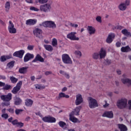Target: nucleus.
Instances as JSON below:
<instances>
[{
  "instance_id": "nucleus-1",
  "label": "nucleus",
  "mask_w": 131,
  "mask_h": 131,
  "mask_svg": "<svg viewBox=\"0 0 131 131\" xmlns=\"http://www.w3.org/2000/svg\"><path fill=\"white\" fill-rule=\"evenodd\" d=\"M82 107L81 106H78L75 108L74 111H72L69 115L70 116V120L73 122L74 123H76V122H80L79 120L77 118L74 117V115H79V112L80 111V109H81Z\"/></svg>"
},
{
  "instance_id": "nucleus-2",
  "label": "nucleus",
  "mask_w": 131,
  "mask_h": 131,
  "mask_svg": "<svg viewBox=\"0 0 131 131\" xmlns=\"http://www.w3.org/2000/svg\"><path fill=\"white\" fill-rule=\"evenodd\" d=\"M39 26L40 27L43 26V27L46 28H52V29H54L57 27L55 22L51 20L45 21L41 24H39Z\"/></svg>"
},
{
  "instance_id": "nucleus-3",
  "label": "nucleus",
  "mask_w": 131,
  "mask_h": 131,
  "mask_svg": "<svg viewBox=\"0 0 131 131\" xmlns=\"http://www.w3.org/2000/svg\"><path fill=\"white\" fill-rule=\"evenodd\" d=\"M127 105V100L126 99H121L117 102V106L119 109H124Z\"/></svg>"
},
{
  "instance_id": "nucleus-4",
  "label": "nucleus",
  "mask_w": 131,
  "mask_h": 131,
  "mask_svg": "<svg viewBox=\"0 0 131 131\" xmlns=\"http://www.w3.org/2000/svg\"><path fill=\"white\" fill-rule=\"evenodd\" d=\"M52 9V6L51 4L47 3L40 6V10L41 12H43L44 13H49L51 12V9Z\"/></svg>"
},
{
  "instance_id": "nucleus-5",
  "label": "nucleus",
  "mask_w": 131,
  "mask_h": 131,
  "mask_svg": "<svg viewBox=\"0 0 131 131\" xmlns=\"http://www.w3.org/2000/svg\"><path fill=\"white\" fill-rule=\"evenodd\" d=\"M62 60L64 64H72V60L69 55L67 54L62 55Z\"/></svg>"
},
{
  "instance_id": "nucleus-6",
  "label": "nucleus",
  "mask_w": 131,
  "mask_h": 131,
  "mask_svg": "<svg viewBox=\"0 0 131 131\" xmlns=\"http://www.w3.org/2000/svg\"><path fill=\"white\" fill-rule=\"evenodd\" d=\"M9 25L8 27V30L9 33H11V34H15V33H17V29L15 28L14 24H13L11 20H9Z\"/></svg>"
},
{
  "instance_id": "nucleus-7",
  "label": "nucleus",
  "mask_w": 131,
  "mask_h": 131,
  "mask_svg": "<svg viewBox=\"0 0 131 131\" xmlns=\"http://www.w3.org/2000/svg\"><path fill=\"white\" fill-rule=\"evenodd\" d=\"M22 86V81H19L15 86L13 88V90L11 91V93L16 95L18 94V92L21 90V87Z\"/></svg>"
},
{
  "instance_id": "nucleus-8",
  "label": "nucleus",
  "mask_w": 131,
  "mask_h": 131,
  "mask_svg": "<svg viewBox=\"0 0 131 131\" xmlns=\"http://www.w3.org/2000/svg\"><path fill=\"white\" fill-rule=\"evenodd\" d=\"M89 107L90 108H96V107H98L99 105H98V102L97 100L92 97H89Z\"/></svg>"
},
{
  "instance_id": "nucleus-9",
  "label": "nucleus",
  "mask_w": 131,
  "mask_h": 131,
  "mask_svg": "<svg viewBox=\"0 0 131 131\" xmlns=\"http://www.w3.org/2000/svg\"><path fill=\"white\" fill-rule=\"evenodd\" d=\"M42 120L44 121V122H48V123H54V122H56V118L51 116L43 117Z\"/></svg>"
},
{
  "instance_id": "nucleus-10",
  "label": "nucleus",
  "mask_w": 131,
  "mask_h": 131,
  "mask_svg": "<svg viewBox=\"0 0 131 131\" xmlns=\"http://www.w3.org/2000/svg\"><path fill=\"white\" fill-rule=\"evenodd\" d=\"M75 34H76V32H72L67 35V37L71 40H79V38L77 37Z\"/></svg>"
},
{
  "instance_id": "nucleus-11",
  "label": "nucleus",
  "mask_w": 131,
  "mask_h": 131,
  "mask_svg": "<svg viewBox=\"0 0 131 131\" xmlns=\"http://www.w3.org/2000/svg\"><path fill=\"white\" fill-rule=\"evenodd\" d=\"M25 53V51L23 50H19L18 51H16L13 54V57H16L17 58H19L20 59H22L23 58V56Z\"/></svg>"
},
{
  "instance_id": "nucleus-12",
  "label": "nucleus",
  "mask_w": 131,
  "mask_h": 131,
  "mask_svg": "<svg viewBox=\"0 0 131 131\" xmlns=\"http://www.w3.org/2000/svg\"><path fill=\"white\" fill-rule=\"evenodd\" d=\"M1 99L5 102H10L12 100V94L9 93L8 95H1Z\"/></svg>"
},
{
  "instance_id": "nucleus-13",
  "label": "nucleus",
  "mask_w": 131,
  "mask_h": 131,
  "mask_svg": "<svg viewBox=\"0 0 131 131\" xmlns=\"http://www.w3.org/2000/svg\"><path fill=\"white\" fill-rule=\"evenodd\" d=\"M33 33L35 36L39 38L40 35L42 34V30L38 28H35L33 31Z\"/></svg>"
},
{
  "instance_id": "nucleus-14",
  "label": "nucleus",
  "mask_w": 131,
  "mask_h": 131,
  "mask_svg": "<svg viewBox=\"0 0 131 131\" xmlns=\"http://www.w3.org/2000/svg\"><path fill=\"white\" fill-rule=\"evenodd\" d=\"M115 38V34L111 33L108 34L107 38H106V42L107 43H111L113 41V39Z\"/></svg>"
},
{
  "instance_id": "nucleus-15",
  "label": "nucleus",
  "mask_w": 131,
  "mask_h": 131,
  "mask_svg": "<svg viewBox=\"0 0 131 131\" xmlns=\"http://www.w3.org/2000/svg\"><path fill=\"white\" fill-rule=\"evenodd\" d=\"M34 58V55L33 54H31L29 53H28L25 55L24 58V61L25 62H28L29 60H30L31 59H33Z\"/></svg>"
},
{
  "instance_id": "nucleus-16",
  "label": "nucleus",
  "mask_w": 131,
  "mask_h": 131,
  "mask_svg": "<svg viewBox=\"0 0 131 131\" xmlns=\"http://www.w3.org/2000/svg\"><path fill=\"white\" fill-rule=\"evenodd\" d=\"M83 101L82 99V96L80 94H78L76 96V100L75 101V104L77 106L78 105H80L81 103Z\"/></svg>"
},
{
  "instance_id": "nucleus-17",
  "label": "nucleus",
  "mask_w": 131,
  "mask_h": 131,
  "mask_svg": "<svg viewBox=\"0 0 131 131\" xmlns=\"http://www.w3.org/2000/svg\"><path fill=\"white\" fill-rule=\"evenodd\" d=\"M113 112H105L102 114V117H107V118H113Z\"/></svg>"
},
{
  "instance_id": "nucleus-18",
  "label": "nucleus",
  "mask_w": 131,
  "mask_h": 131,
  "mask_svg": "<svg viewBox=\"0 0 131 131\" xmlns=\"http://www.w3.org/2000/svg\"><path fill=\"white\" fill-rule=\"evenodd\" d=\"M37 61H39V62H45V59L41 57V56H40V55L37 54L32 62L33 63H35V62H37Z\"/></svg>"
},
{
  "instance_id": "nucleus-19",
  "label": "nucleus",
  "mask_w": 131,
  "mask_h": 131,
  "mask_svg": "<svg viewBox=\"0 0 131 131\" xmlns=\"http://www.w3.org/2000/svg\"><path fill=\"white\" fill-rule=\"evenodd\" d=\"M99 57L100 59H103L106 57V49L103 48H101L99 52Z\"/></svg>"
},
{
  "instance_id": "nucleus-20",
  "label": "nucleus",
  "mask_w": 131,
  "mask_h": 131,
  "mask_svg": "<svg viewBox=\"0 0 131 131\" xmlns=\"http://www.w3.org/2000/svg\"><path fill=\"white\" fill-rule=\"evenodd\" d=\"M28 67H24L20 68L18 70L19 73L20 74H26L28 72Z\"/></svg>"
},
{
  "instance_id": "nucleus-21",
  "label": "nucleus",
  "mask_w": 131,
  "mask_h": 131,
  "mask_svg": "<svg viewBox=\"0 0 131 131\" xmlns=\"http://www.w3.org/2000/svg\"><path fill=\"white\" fill-rule=\"evenodd\" d=\"M87 30L88 31L89 34L91 35H92V34H95L96 32V29H95L93 26H89L87 28Z\"/></svg>"
},
{
  "instance_id": "nucleus-22",
  "label": "nucleus",
  "mask_w": 131,
  "mask_h": 131,
  "mask_svg": "<svg viewBox=\"0 0 131 131\" xmlns=\"http://www.w3.org/2000/svg\"><path fill=\"white\" fill-rule=\"evenodd\" d=\"M56 98L57 100H61V98H66V99H69V95H67L63 92H61L59 94V96H57Z\"/></svg>"
},
{
  "instance_id": "nucleus-23",
  "label": "nucleus",
  "mask_w": 131,
  "mask_h": 131,
  "mask_svg": "<svg viewBox=\"0 0 131 131\" xmlns=\"http://www.w3.org/2000/svg\"><path fill=\"white\" fill-rule=\"evenodd\" d=\"M37 22V20L36 19H28L26 21V24H27V25H35V24H36Z\"/></svg>"
},
{
  "instance_id": "nucleus-24",
  "label": "nucleus",
  "mask_w": 131,
  "mask_h": 131,
  "mask_svg": "<svg viewBox=\"0 0 131 131\" xmlns=\"http://www.w3.org/2000/svg\"><path fill=\"white\" fill-rule=\"evenodd\" d=\"M121 51L123 53H128V52H130L131 49L129 48V46H127L126 47H122L121 48Z\"/></svg>"
},
{
  "instance_id": "nucleus-25",
  "label": "nucleus",
  "mask_w": 131,
  "mask_h": 131,
  "mask_svg": "<svg viewBox=\"0 0 131 131\" xmlns=\"http://www.w3.org/2000/svg\"><path fill=\"white\" fill-rule=\"evenodd\" d=\"M118 126L120 131H127V127L123 124H118Z\"/></svg>"
},
{
  "instance_id": "nucleus-26",
  "label": "nucleus",
  "mask_w": 131,
  "mask_h": 131,
  "mask_svg": "<svg viewBox=\"0 0 131 131\" xmlns=\"http://www.w3.org/2000/svg\"><path fill=\"white\" fill-rule=\"evenodd\" d=\"M25 104L28 107H31L33 104V100L30 99H28L26 100Z\"/></svg>"
},
{
  "instance_id": "nucleus-27",
  "label": "nucleus",
  "mask_w": 131,
  "mask_h": 131,
  "mask_svg": "<svg viewBox=\"0 0 131 131\" xmlns=\"http://www.w3.org/2000/svg\"><path fill=\"white\" fill-rule=\"evenodd\" d=\"M58 125H59L60 127H61V128H63V129H65V128H67V124H66L65 122L62 121L58 122Z\"/></svg>"
},
{
  "instance_id": "nucleus-28",
  "label": "nucleus",
  "mask_w": 131,
  "mask_h": 131,
  "mask_svg": "<svg viewBox=\"0 0 131 131\" xmlns=\"http://www.w3.org/2000/svg\"><path fill=\"white\" fill-rule=\"evenodd\" d=\"M127 8V7H126L124 3H121L118 6V8L120 11H125Z\"/></svg>"
},
{
  "instance_id": "nucleus-29",
  "label": "nucleus",
  "mask_w": 131,
  "mask_h": 131,
  "mask_svg": "<svg viewBox=\"0 0 131 131\" xmlns=\"http://www.w3.org/2000/svg\"><path fill=\"white\" fill-rule=\"evenodd\" d=\"M43 47L46 50V51H48V52H53L54 48H53V47L51 45H44Z\"/></svg>"
},
{
  "instance_id": "nucleus-30",
  "label": "nucleus",
  "mask_w": 131,
  "mask_h": 131,
  "mask_svg": "<svg viewBox=\"0 0 131 131\" xmlns=\"http://www.w3.org/2000/svg\"><path fill=\"white\" fill-rule=\"evenodd\" d=\"M22 103V100L19 97H15L14 99V105H20Z\"/></svg>"
},
{
  "instance_id": "nucleus-31",
  "label": "nucleus",
  "mask_w": 131,
  "mask_h": 131,
  "mask_svg": "<svg viewBox=\"0 0 131 131\" xmlns=\"http://www.w3.org/2000/svg\"><path fill=\"white\" fill-rule=\"evenodd\" d=\"M121 33L124 34V35H125V36H131L130 32H128L127 30L126 29H124L121 31Z\"/></svg>"
},
{
  "instance_id": "nucleus-32",
  "label": "nucleus",
  "mask_w": 131,
  "mask_h": 131,
  "mask_svg": "<svg viewBox=\"0 0 131 131\" xmlns=\"http://www.w3.org/2000/svg\"><path fill=\"white\" fill-rule=\"evenodd\" d=\"M10 80L12 83H17V82L18 81V78L14 76H11L10 77Z\"/></svg>"
},
{
  "instance_id": "nucleus-33",
  "label": "nucleus",
  "mask_w": 131,
  "mask_h": 131,
  "mask_svg": "<svg viewBox=\"0 0 131 131\" xmlns=\"http://www.w3.org/2000/svg\"><path fill=\"white\" fill-rule=\"evenodd\" d=\"M3 86V90H4V91H9V90H11V89H12V86L8 84H5L4 86Z\"/></svg>"
},
{
  "instance_id": "nucleus-34",
  "label": "nucleus",
  "mask_w": 131,
  "mask_h": 131,
  "mask_svg": "<svg viewBox=\"0 0 131 131\" xmlns=\"http://www.w3.org/2000/svg\"><path fill=\"white\" fill-rule=\"evenodd\" d=\"M122 82L125 84L128 83V84H130L131 85V80L129 79H122Z\"/></svg>"
},
{
  "instance_id": "nucleus-35",
  "label": "nucleus",
  "mask_w": 131,
  "mask_h": 131,
  "mask_svg": "<svg viewBox=\"0 0 131 131\" xmlns=\"http://www.w3.org/2000/svg\"><path fill=\"white\" fill-rule=\"evenodd\" d=\"M10 8H11V3H10V2H7L5 4V9L6 12H9Z\"/></svg>"
},
{
  "instance_id": "nucleus-36",
  "label": "nucleus",
  "mask_w": 131,
  "mask_h": 131,
  "mask_svg": "<svg viewBox=\"0 0 131 131\" xmlns=\"http://www.w3.org/2000/svg\"><path fill=\"white\" fill-rule=\"evenodd\" d=\"M35 88L38 90H43V89H46V86H45V85H41V84H35Z\"/></svg>"
},
{
  "instance_id": "nucleus-37",
  "label": "nucleus",
  "mask_w": 131,
  "mask_h": 131,
  "mask_svg": "<svg viewBox=\"0 0 131 131\" xmlns=\"http://www.w3.org/2000/svg\"><path fill=\"white\" fill-rule=\"evenodd\" d=\"M74 54L75 55L76 57H77V58H80V57H81V56L82 55V54H81V52L78 50L75 51L74 52Z\"/></svg>"
},
{
  "instance_id": "nucleus-38",
  "label": "nucleus",
  "mask_w": 131,
  "mask_h": 131,
  "mask_svg": "<svg viewBox=\"0 0 131 131\" xmlns=\"http://www.w3.org/2000/svg\"><path fill=\"white\" fill-rule=\"evenodd\" d=\"M14 65H15V61L12 60L7 63V67L8 68H13L14 67Z\"/></svg>"
},
{
  "instance_id": "nucleus-39",
  "label": "nucleus",
  "mask_w": 131,
  "mask_h": 131,
  "mask_svg": "<svg viewBox=\"0 0 131 131\" xmlns=\"http://www.w3.org/2000/svg\"><path fill=\"white\" fill-rule=\"evenodd\" d=\"M10 56L6 57L5 56V55L2 56L0 58V61L1 62H5V61H7V59H10Z\"/></svg>"
},
{
  "instance_id": "nucleus-40",
  "label": "nucleus",
  "mask_w": 131,
  "mask_h": 131,
  "mask_svg": "<svg viewBox=\"0 0 131 131\" xmlns=\"http://www.w3.org/2000/svg\"><path fill=\"white\" fill-rule=\"evenodd\" d=\"M52 45L53 47H56V46H58V40L55 38H53L52 41Z\"/></svg>"
},
{
  "instance_id": "nucleus-41",
  "label": "nucleus",
  "mask_w": 131,
  "mask_h": 131,
  "mask_svg": "<svg viewBox=\"0 0 131 131\" xmlns=\"http://www.w3.org/2000/svg\"><path fill=\"white\" fill-rule=\"evenodd\" d=\"M99 56H100V54L99 53H94L93 54V58L95 60H98V59H99Z\"/></svg>"
},
{
  "instance_id": "nucleus-42",
  "label": "nucleus",
  "mask_w": 131,
  "mask_h": 131,
  "mask_svg": "<svg viewBox=\"0 0 131 131\" xmlns=\"http://www.w3.org/2000/svg\"><path fill=\"white\" fill-rule=\"evenodd\" d=\"M69 25H70L71 27H74V28H77L78 27V25L74 24L71 22H69Z\"/></svg>"
},
{
  "instance_id": "nucleus-43",
  "label": "nucleus",
  "mask_w": 131,
  "mask_h": 131,
  "mask_svg": "<svg viewBox=\"0 0 131 131\" xmlns=\"http://www.w3.org/2000/svg\"><path fill=\"white\" fill-rule=\"evenodd\" d=\"M30 11H34V12H38L39 11V9L37 8L34 7L33 6H31L30 8Z\"/></svg>"
},
{
  "instance_id": "nucleus-44",
  "label": "nucleus",
  "mask_w": 131,
  "mask_h": 131,
  "mask_svg": "<svg viewBox=\"0 0 131 131\" xmlns=\"http://www.w3.org/2000/svg\"><path fill=\"white\" fill-rule=\"evenodd\" d=\"M21 112H23V110L18 108L15 110V114H16V115H19Z\"/></svg>"
},
{
  "instance_id": "nucleus-45",
  "label": "nucleus",
  "mask_w": 131,
  "mask_h": 131,
  "mask_svg": "<svg viewBox=\"0 0 131 131\" xmlns=\"http://www.w3.org/2000/svg\"><path fill=\"white\" fill-rule=\"evenodd\" d=\"M16 126L17 127H23V126H24V123L21 122H17V124L16 125Z\"/></svg>"
},
{
  "instance_id": "nucleus-46",
  "label": "nucleus",
  "mask_w": 131,
  "mask_h": 131,
  "mask_svg": "<svg viewBox=\"0 0 131 131\" xmlns=\"http://www.w3.org/2000/svg\"><path fill=\"white\" fill-rule=\"evenodd\" d=\"M1 117L5 118V119H8L9 118V115L8 114H3Z\"/></svg>"
},
{
  "instance_id": "nucleus-47",
  "label": "nucleus",
  "mask_w": 131,
  "mask_h": 131,
  "mask_svg": "<svg viewBox=\"0 0 131 131\" xmlns=\"http://www.w3.org/2000/svg\"><path fill=\"white\" fill-rule=\"evenodd\" d=\"M96 21L99 22V23H101L102 22V17L100 16H97L96 18Z\"/></svg>"
},
{
  "instance_id": "nucleus-48",
  "label": "nucleus",
  "mask_w": 131,
  "mask_h": 131,
  "mask_svg": "<svg viewBox=\"0 0 131 131\" xmlns=\"http://www.w3.org/2000/svg\"><path fill=\"white\" fill-rule=\"evenodd\" d=\"M7 110L8 111V112H9V113H11V114H13L14 112H15L14 108L12 107L8 108Z\"/></svg>"
},
{
  "instance_id": "nucleus-49",
  "label": "nucleus",
  "mask_w": 131,
  "mask_h": 131,
  "mask_svg": "<svg viewBox=\"0 0 131 131\" xmlns=\"http://www.w3.org/2000/svg\"><path fill=\"white\" fill-rule=\"evenodd\" d=\"M34 49V46L33 45H29L27 47V50L29 51H32Z\"/></svg>"
},
{
  "instance_id": "nucleus-50",
  "label": "nucleus",
  "mask_w": 131,
  "mask_h": 131,
  "mask_svg": "<svg viewBox=\"0 0 131 131\" xmlns=\"http://www.w3.org/2000/svg\"><path fill=\"white\" fill-rule=\"evenodd\" d=\"M49 0H38V2L39 4H47V2H48Z\"/></svg>"
},
{
  "instance_id": "nucleus-51",
  "label": "nucleus",
  "mask_w": 131,
  "mask_h": 131,
  "mask_svg": "<svg viewBox=\"0 0 131 131\" xmlns=\"http://www.w3.org/2000/svg\"><path fill=\"white\" fill-rule=\"evenodd\" d=\"M130 4V0H126L125 1V5L126 6V7H127V6H129Z\"/></svg>"
},
{
  "instance_id": "nucleus-52",
  "label": "nucleus",
  "mask_w": 131,
  "mask_h": 131,
  "mask_svg": "<svg viewBox=\"0 0 131 131\" xmlns=\"http://www.w3.org/2000/svg\"><path fill=\"white\" fill-rule=\"evenodd\" d=\"M11 123L12 124H13V125H17V124H18V120H14L13 121H12Z\"/></svg>"
},
{
  "instance_id": "nucleus-53",
  "label": "nucleus",
  "mask_w": 131,
  "mask_h": 131,
  "mask_svg": "<svg viewBox=\"0 0 131 131\" xmlns=\"http://www.w3.org/2000/svg\"><path fill=\"white\" fill-rule=\"evenodd\" d=\"M116 46L117 48H120L121 47V43L119 41H118L116 43Z\"/></svg>"
},
{
  "instance_id": "nucleus-54",
  "label": "nucleus",
  "mask_w": 131,
  "mask_h": 131,
  "mask_svg": "<svg viewBox=\"0 0 131 131\" xmlns=\"http://www.w3.org/2000/svg\"><path fill=\"white\" fill-rule=\"evenodd\" d=\"M36 115H38V116H39V117H41L42 118V115H41V113L40 112H38L37 113H35Z\"/></svg>"
},
{
  "instance_id": "nucleus-55",
  "label": "nucleus",
  "mask_w": 131,
  "mask_h": 131,
  "mask_svg": "<svg viewBox=\"0 0 131 131\" xmlns=\"http://www.w3.org/2000/svg\"><path fill=\"white\" fill-rule=\"evenodd\" d=\"M63 75L65 76L66 78H67L68 79L70 78V76L67 73H66Z\"/></svg>"
},
{
  "instance_id": "nucleus-56",
  "label": "nucleus",
  "mask_w": 131,
  "mask_h": 131,
  "mask_svg": "<svg viewBox=\"0 0 131 131\" xmlns=\"http://www.w3.org/2000/svg\"><path fill=\"white\" fill-rule=\"evenodd\" d=\"M106 63L107 65H110L111 64V60H109L108 59H106Z\"/></svg>"
},
{
  "instance_id": "nucleus-57",
  "label": "nucleus",
  "mask_w": 131,
  "mask_h": 131,
  "mask_svg": "<svg viewBox=\"0 0 131 131\" xmlns=\"http://www.w3.org/2000/svg\"><path fill=\"white\" fill-rule=\"evenodd\" d=\"M128 109L129 110H131V100L128 101Z\"/></svg>"
},
{
  "instance_id": "nucleus-58",
  "label": "nucleus",
  "mask_w": 131,
  "mask_h": 131,
  "mask_svg": "<svg viewBox=\"0 0 131 131\" xmlns=\"http://www.w3.org/2000/svg\"><path fill=\"white\" fill-rule=\"evenodd\" d=\"M26 3H28V4H33V0H25Z\"/></svg>"
},
{
  "instance_id": "nucleus-59",
  "label": "nucleus",
  "mask_w": 131,
  "mask_h": 131,
  "mask_svg": "<svg viewBox=\"0 0 131 131\" xmlns=\"http://www.w3.org/2000/svg\"><path fill=\"white\" fill-rule=\"evenodd\" d=\"M10 101H6L4 103L5 106H10Z\"/></svg>"
},
{
  "instance_id": "nucleus-60",
  "label": "nucleus",
  "mask_w": 131,
  "mask_h": 131,
  "mask_svg": "<svg viewBox=\"0 0 131 131\" xmlns=\"http://www.w3.org/2000/svg\"><path fill=\"white\" fill-rule=\"evenodd\" d=\"M5 84L6 83L0 81V87L4 86Z\"/></svg>"
},
{
  "instance_id": "nucleus-61",
  "label": "nucleus",
  "mask_w": 131,
  "mask_h": 131,
  "mask_svg": "<svg viewBox=\"0 0 131 131\" xmlns=\"http://www.w3.org/2000/svg\"><path fill=\"white\" fill-rule=\"evenodd\" d=\"M50 74H52V72L47 71L45 72V75H50Z\"/></svg>"
},
{
  "instance_id": "nucleus-62",
  "label": "nucleus",
  "mask_w": 131,
  "mask_h": 131,
  "mask_svg": "<svg viewBox=\"0 0 131 131\" xmlns=\"http://www.w3.org/2000/svg\"><path fill=\"white\" fill-rule=\"evenodd\" d=\"M9 122H13V117H10L8 119Z\"/></svg>"
},
{
  "instance_id": "nucleus-63",
  "label": "nucleus",
  "mask_w": 131,
  "mask_h": 131,
  "mask_svg": "<svg viewBox=\"0 0 131 131\" xmlns=\"http://www.w3.org/2000/svg\"><path fill=\"white\" fill-rule=\"evenodd\" d=\"M30 117L28 116L25 119V121H29V120H30Z\"/></svg>"
},
{
  "instance_id": "nucleus-64",
  "label": "nucleus",
  "mask_w": 131,
  "mask_h": 131,
  "mask_svg": "<svg viewBox=\"0 0 131 131\" xmlns=\"http://www.w3.org/2000/svg\"><path fill=\"white\" fill-rule=\"evenodd\" d=\"M66 72H64L63 71L60 70L59 71V73L60 74H62V75H64Z\"/></svg>"
}]
</instances>
